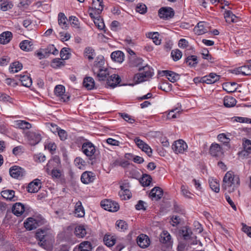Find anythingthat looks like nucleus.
Wrapping results in <instances>:
<instances>
[{"instance_id": "nucleus-1", "label": "nucleus", "mask_w": 251, "mask_h": 251, "mask_svg": "<svg viewBox=\"0 0 251 251\" xmlns=\"http://www.w3.org/2000/svg\"><path fill=\"white\" fill-rule=\"evenodd\" d=\"M104 63V61L100 59L98 62H95L93 68V72L94 75H96L97 79L99 81L105 80L109 75L108 69L103 66Z\"/></svg>"}, {"instance_id": "nucleus-2", "label": "nucleus", "mask_w": 251, "mask_h": 251, "mask_svg": "<svg viewBox=\"0 0 251 251\" xmlns=\"http://www.w3.org/2000/svg\"><path fill=\"white\" fill-rule=\"evenodd\" d=\"M234 173L232 171L227 172L224 177L222 188L229 193L233 192L235 188Z\"/></svg>"}, {"instance_id": "nucleus-3", "label": "nucleus", "mask_w": 251, "mask_h": 251, "mask_svg": "<svg viewBox=\"0 0 251 251\" xmlns=\"http://www.w3.org/2000/svg\"><path fill=\"white\" fill-rule=\"evenodd\" d=\"M138 70L139 71L144 70L145 72L144 73H138L135 75L134 79L137 83L147 80L152 75L153 72L150 70L148 66H144L143 68H139Z\"/></svg>"}, {"instance_id": "nucleus-4", "label": "nucleus", "mask_w": 251, "mask_h": 251, "mask_svg": "<svg viewBox=\"0 0 251 251\" xmlns=\"http://www.w3.org/2000/svg\"><path fill=\"white\" fill-rule=\"evenodd\" d=\"M54 94L61 102H67L70 100V95L65 93V87L62 85H56L54 88Z\"/></svg>"}, {"instance_id": "nucleus-5", "label": "nucleus", "mask_w": 251, "mask_h": 251, "mask_svg": "<svg viewBox=\"0 0 251 251\" xmlns=\"http://www.w3.org/2000/svg\"><path fill=\"white\" fill-rule=\"evenodd\" d=\"M100 204L104 209L111 212H116L119 209V205L117 202L109 200L101 201Z\"/></svg>"}, {"instance_id": "nucleus-6", "label": "nucleus", "mask_w": 251, "mask_h": 251, "mask_svg": "<svg viewBox=\"0 0 251 251\" xmlns=\"http://www.w3.org/2000/svg\"><path fill=\"white\" fill-rule=\"evenodd\" d=\"M209 152L213 157H221L224 154V149L218 143H213L210 148Z\"/></svg>"}, {"instance_id": "nucleus-7", "label": "nucleus", "mask_w": 251, "mask_h": 251, "mask_svg": "<svg viewBox=\"0 0 251 251\" xmlns=\"http://www.w3.org/2000/svg\"><path fill=\"white\" fill-rule=\"evenodd\" d=\"M186 143L182 140L175 141L172 145V149L176 153H183L187 149Z\"/></svg>"}, {"instance_id": "nucleus-8", "label": "nucleus", "mask_w": 251, "mask_h": 251, "mask_svg": "<svg viewBox=\"0 0 251 251\" xmlns=\"http://www.w3.org/2000/svg\"><path fill=\"white\" fill-rule=\"evenodd\" d=\"M243 146L244 150L238 153L239 157L244 158L251 153V141L249 139L243 140Z\"/></svg>"}, {"instance_id": "nucleus-9", "label": "nucleus", "mask_w": 251, "mask_h": 251, "mask_svg": "<svg viewBox=\"0 0 251 251\" xmlns=\"http://www.w3.org/2000/svg\"><path fill=\"white\" fill-rule=\"evenodd\" d=\"M25 171L21 167L14 166L9 169V173L11 177L14 178L21 179L25 175Z\"/></svg>"}, {"instance_id": "nucleus-10", "label": "nucleus", "mask_w": 251, "mask_h": 251, "mask_svg": "<svg viewBox=\"0 0 251 251\" xmlns=\"http://www.w3.org/2000/svg\"><path fill=\"white\" fill-rule=\"evenodd\" d=\"M26 136L29 144L32 146L37 144L41 140L40 134L34 132H27L26 133Z\"/></svg>"}, {"instance_id": "nucleus-11", "label": "nucleus", "mask_w": 251, "mask_h": 251, "mask_svg": "<svg viewBox=\"0 0 251 251\" xmlns=\"http://www.w3.org/2000/svg\"><path fill=\"white\" fill-rule=\"evenodd\" d=\"M134 142L139 149L145 152L149 156H151L152 150L148 144L141 140L139 137L135 138Z\"/></svg>"}, {"instance_id": "nucleus-12", "label": "nucleus", "mask_w": 251, "mask_h": 251, "mask_svg": "<svg viewBox=\"0 0 251 251\" xmlns=\"http://www.w3.org/2000/svg\"><path fill=\"white\" fill-rule=\"evenodd\" d=\"M129 183L125 182L120 185L121 191L119 195L123 200L129 199L131 197V194L128 190Z\"/></svg>"}, {"instance_id": "nucleus-13", "label": "nucleus", "mask_w": 251, "mask_h": 251, "mask_svg": "<svg viewBox=\"0 0 251 251\" xmlns=\"http://www.w3.org/2000/svg\"><path fill=\"white\" fill-rule=\"evenodd\" d=\"M158 15L161 19H167L172 18L174 12L171 7H162L158 11Z\"/></svg>"}, {"instance_id": "nucleus-14", "label": "nucleus", "mask_w": 251, "mask_h": 251, "mask_svg": "<svg viewBox=\"0 0 251 251\" xmlns=\"http://www.w3.org/2000/svg\"><path fill=\"white\" fill-rule=\"evenodd\" d=\"M82 150L83 153L89 157L93 155L96 151L95 146L91 142L84 143L82 147Z\"/></svg>"}, {"instance_id": "nucleus-15", "label": "nucleus", "mask_w": 251, "mask_h": 251, "mask_svg": "<svg viewBox=\"0 0 251 251\" xmlns=\"http://www.w3.org/2000/svg\"><path fill=\"white\" fill-rule=\"evenodd\" d=\"M41 187V182L39 179H35L28 184L27 188L29 193H36Z\"/></svg>"}, {"instance_id": "nucleus-16", "label": "nucleus", "mask_w": 251, "mask_h": 251, "mask_svg": "<svg viewBox=\"0 0 251 251\" xmlns=\"http://www.w3.org/2000/svg\"><path fill=\"white\" fill-rule=\"evenodd\" d=\"M89 231L87 226L79 225L75 228V234L78 238H83L87 234L89 233Z\"/></svg>"}, {"instance_id": "nucleus-17", "label": "nucleus", "mask_w": 251, "mask_h": 251, "mask_svg": "<svg viewBox=\"0 0 251 251\" xmlns=\"http://www.w3.org/2000/svg\"><path fill=\"white\" fill-rule=\"evenodd\" d=\"M137 243L141 248H146L149 246L150 240L147 235L141 234L138 236Z\"/></svg>"}, {"instance_id": "nucleus-18", "label": "nucleus", "mask_w": 251, "mask_h": 251, "mask_svg": "<svg viewBox=\"0 0 251 251\" xmlns=\"http://www.w3.org/2000/svg\"><path fill=\"white\" fill-rule=\"evenodd\" d=\"M220 79V76L215 73H210L208 75L201 78V81L202 83L212 84Z\"/></svg>"}, {"instance_id": "nucleus-19", "label": "nucleus", "mask_w": 251, "mask_h": 251, "mask_svg": "<svg viewBox=\"0 0 251 251\" xmlns=\"http://www.w3.org/2000/svg\"><path fill=\"white\" fill-rule=\"evenodd\" d=\"M120 81L121 78L118 75L114 74L107 78V84L112 88L117 86Z\"/></svg>"}, {"instance_id": "nucleus-20", "label": "nucleus", "mask_w": 251, "mask_h": 251, "mask_svg": "<svg viewBox=\"0 0 251 251\" xmlns=\"http://www.w3.org/2000/svg\"><path fill=\"white\" fill-rule=\"evenodd\" d=\"M47 235V230L38 229L36 232V238L40 242L38 243L39 245L41 246H44L45 245V241H46L45 238Z\"/></svg>"}, {"instance_id": "nucleus-21", "label": "nucleus", "mask_w": 251, "mask_h": 251, "mask_svg": "<svg viewBox=\"0 0 251 251\" xmlns=\"http://www.w3.org/2000/svg\"><path fill=\"white\" fill-rule=\"evenodd\" d=\"M163 190L159 187H154L150 193V196L152 200L158 201L160 200L163 196Z\"/></svg>"}, {"instance_id": "nucleus-22", "label": "nucleus", "mask_w": 251, "mask_h": 251, "mask_svg": "<svg viewBox=\"0 0 251 251\" xmlns=\"http://www.w3.org/2000/svg\"><path fill=\"white\" fill-rule=\"evenodd\" d=\"M182 109L181 105L178 106L175 109L170 110L167 114V119L172 120L179 118L181 113Z\"/></svg>"}, {"instance_id": "nucleus-23", "label": "nucleus", "mask_w": 251, "mask_h": 251, "mask_svg": "<svg viewBox=\"0 0 251 251\" xmlns=\"http://www.w3.org/2000/svg\"><path fill=\"white\" fill-rule=\"evenodd\" d=\"M24 226L27 230H31L36 228L38 226V224L36 220L30 217L24 222Z\"/></svg>"}, {"instance_id": "nucleus-24", "label": "nucleus", "mask_w": 251, "mask_h": 251, "mask_svg": "<svg viewBox=\"0 0 251 251\" xmlns=\"http://www.w3.org/2000/svg\"><path fill=\"white\" fill-rule=\"evenodd\" d=\"M95 179V176L91 172H84L81 176V180L84 184H88Z\"/></svg>"}, {"instance_id": "nucleus-25", "label": "nucleus", "mask_w": 251, "mask_h": 251, "mask_svg": "<svg viewBox=\"0 0 251 251\" xmlns=\"http://www.w3.org/2000/svg\"><path fill=\"white\" fill-rule=\"evenodd\" d=\"M241 74L243 75H251V64L245 65L236 68V75Z\"/></svg>"}, {"instance_id": "nucleus-26", "label": "nucleus", "mask_w": 251, "mask_h": 251, "mask_svg": "<svg viewBox=\"0 0 251 251\" xmlns=\"http://www.w3.org/2000/svg\"><path fill=\"white\" fill-rule=\"evenodd\" d=\"M102 3V0H93L92 7L90 8V10L95 9V11L97 12V14H100L103 9Z\"/></svg>"}, {"instance_id": "nucleus-27", "label": "nucleus", "mask_w": 251, "mask_h": 251, "mask_svg": "<svg viewBox=\"0 0 251 251\" xmlns=\"http://www.w3.org/2000/svg\"><path fill=\"white\" fill-rule=\"evenodd\" d=\"M67 18L63 13H59L58 15V23L62 29H67L68 24H67Z\"/></svg>"}, {"instance_id": "nucleus-28", "label": "nucleus", "mask_w": 251, "mask_h": 251, "mask_svg": "<svg viewBox=\"0 0 251 251\" xmlns=\"http://www.w3.org/2000/svg\"><path fill=\"white\" fill-rule=\"evenodd\" d=\"M160 241L161 243L165 244L168 246H171L172 243L171 236L167 231H163L161 233Z\"/></svg>"}, {"instance_id": "nucleus-29", "label": "nucleus", "mask_w": 251, "mask_h": 251, "mask_svg": "<svg viewBox=\"0 0 251 251\" xmlns=\"http://www.w3.org/2000/svg\"><path fill=\"white\" fill-rule=\"evenodd\" d=\"M163 73L168 79L172 82H176L180 78L179 75L174 72L166 70L163 71Z\"/></svg>"}, {"instance_id": "nucleus-30", "label": "nucleus", "mask_w": 251, "mask_h": 251, "mask_svg": "<svg viewBox=\"0 0 251 251\" xmlns=\"http://www.w3.org/2000/svg\"><path fill=\"white\" fill-rule=\"evenodd\" d=\"M75 214L77 217H83L85 215V211L80 201H78L75 206Z\"/></svg>"}, {"instance_id": "nucleus-31", "label": "nucleus", "mask_w": 251, "mask_h": 251, "mask_svg": "<svg viewBox=\"0 0 251 251\" xmlns=\"http://www.w3.org/2000/svg\"><path fill=\"white\" fill-rule=\"evenodd\" d=\"M217 139L219 141L222 143L224 146L226 147L227 149L230 148L229 143L231 139L228 134L221 133L217 136Z\"/></svg>"}, {"instance_id": "nucleus-32", "label": "nucleus", "mask_w": 251, "mask_h": 251, "mask_svg": "<svg viewBox=\"0 0 251 251\" xmlns=\"http://www.w3.org/2000/svg\"><path fill=\"white\" fill-rule=\"evenodd\" d=\"M12 212L17 216L21 215L25 211L24 205L21 203H16L12 207Z\"/></svg>"}, {"instance_id": "nucleus-33", "label": "nucleus", "mask_w": 251, "mask_h": 251, "mask_svg": "<svg viewBox=\"0 0 251 251\" xmlns=\"http://www.w3.org/2000/svg\"><path fill=\"white\" fill-rule=\"evenodd\" d=\"M14 126L22 129H29L31 128V125L25 121L17 120L14 122Z\"/></svg>"}, {"instance_id": "nucleus-34", "label": "nucleus", "mask_w": 251, "mask_h": 251, "mask_svg": "<svg viewBox=\"0 0 251 251\" xmlns=\"http://www.w3.org/2000/svg\"><path fill=\"white\" fill-rule=\"evenodd\" d=\"M33 44L31 41L25 40L21 42L19 46L23 50L29 51L33 50Z\"/></svg>"}, {"instance_id": "nucleus-35", "label": "nucleus", "mask_w": 251, "mask_h": 251, "mask_svg": "<svg viewBox=\"0 0 251 251\" xmlns=\"http://www.w3.org/2000/svg\"><path fill=\"white\" fill-rule=\"evenodd\" d=\"M12 34L9 31L4 32L0 35V43L6 44L11 40Z\"/></svg>"}, {"instance_id": "nucleus-36", "label": "nucleus", "mask_w": 251, "mask_h": 251, "mask_svg": "<svg viewBox=\"0 0 251 251\" xmlns=\"http://www.w3.org/2000/svg\"><path fill=\"white\" fill-rule=\"evenodd\" d=\"M111 59L115 62L122 63L124 58V54L120 50L113 52L111 54Z\"/></svg>"}, {"instance_id": "nucleus-37", "label": "nucleus", "mask_w": 251, "mask_h": 251, "mask_svg": "<svg viewBox=\"0 0 251 251\" xmlns=\"http://www.w3.org/2000/svg\"><path fill=\"white\" fill-rule=\"evenodd\" d=\"M83 86L88 90H91L94 87L95 81L91 77H86L83 80Z\"/></svg>"}, {"instance_id": "nucleus-38", "label": "nucleus", "mask_w": 251, "mask_h": 251, "mask_svg": "<svg viewBox=\"0 0 251 251\" xmlns=\"http://www.w3.org/2000/svg\"><path fill=\"white\" fill-rule=\"evenodd\" d=\"M194 32L198 35H201L207 31L204 24L203 22H199L194 29Z\"/></svg>"}, {"instance_id": "nucleus-39", "label": "nucleus", "mask_w": 251, "mask_h": 251, "mask_svg": "<svg viewBox=\"0 0 251 251\" xmlns=\"http://www.w3.org/2000/svg\"><path fill=\"white\" fill-rule=\"evenodd\" d=\"M235 15L230 10L226 9L224 13V18L228 24H231L234 22Z\"/></svg>"}, {"instance_id": "nucleus-40", "label": "nucleus", "mask_w": 251, "mask_h": 251, "mask_svg": "<svg viewBox=\"0 0 251 251\" xmlns=\"http://www.w3.org/2000/svg\"><path fill=\"white\" fill-rule=\"evenodd\" d=\"M209 186L211 189L216 193L220 191V184L216 179L210 178L209 179Z\"/></svg>"}, {"instance_id": "nucleus-41", "label": "nucleus", "mask_w": 251, "mask_h": 251, "mask_svg": "<svg viewBox=\"0 0 251 251\" xmlns=\"http://www.w3.org/2000/svg\"><path fill=\"white\" fill-rule=\"evenodd\" d=\"M50 126H51L52 127L55 128L57 131L58 135L61 140L64 141L67 139L68 135L65 130L58 128L55 124H51Z\"/></svg>"}, {"instance_id": "nucleus-42", "label": "nucleus", "mask_w": 251, "mask_h": 251, "mask_svg": "<svg viewBox=\"0 0 251 251\" xmlns=\"http://www.w3.org/2000/svg\"><path fill=\"white\" fill-rule=\"evenodd\" d=\"M224 104L226 107H234L235 105V99L233 97L226 96L224 99Z\"/></svg>"}, {"instance_id": "nucleus-43", "label": "nucleus", "mask_w": 251, "mask_h": 251, "mask_svg": "<svg viewBox=\"0 0 251 251\" xmlns=\"http://www.w3.org/2000/svg\"><path fill=\"white\" fill-rule=\"evenodd\" d=\"M235 82H226L223 84V89L228 93H232L235 91Z\"/></svg>"}, {"instance_id": "nucleus-44", "label": "nucleus", "mask_w": 251, "mask_h": 251, "mask_svg": "<svg viewBox=\"0 0 251 251\" xmlns=\"http://www.w3.org/2000/svg\"><path fill=\"white\" fill-rule=\"evenodd\" d=\"M84 55L89 60H92L95 56V50L91 47H87L84 50Z\"/></svg>"}, {"instance_id": "nucleus-45", "label": "nucleus", "mask_w": 251, "mask_h": 251, "mask_svg": "<svg viewBox=\"0 0 251 251\" xmlns=\"http://www.w3.org/2000/svg\"><path fill=\"white\" fill-rule=\"evenodd\" d=\"M185 62L190 67H194L198 63L197 57L195 55L189 56L186 58Z\"/></svg>"}, {"instance_id": "nucleus-46", "label": "nucleus", "mask_w": 251, "mask_h": 251, "mask_svg": "<svg viewBox=\"0 0 251 251\" xmlns=\"http://www.w3.org/2000/svg\"><path fill=\"white\" fill-rule=\"evenodd\" d=\"M20 80L22 85L26 87H29L32 84V79L27 75L21 76Z\"/></svg>"}, {"instance_id": "nucleus-47", "label": "nucleus", "mask_w": 251, "mask_h": 251, "mask_svg": "<svg viewBox=\"0 0 251 251\" xmlns=\"http://www.w3.org/2000/svg\"><path fill=\"white\" fill-rule=\"evenodd\" d=\"M79 249L80 251H91V244L89 241H84L80 244Z\"/></svg>"}, {"instance_id": "nucleus-48", "label": "nucleus", "mask_w": 251, "mask_h": 251, "mask_svg": "<svg viewBox=\"0 0 251 251\" xmlns=\"http://www.w3.org/2000/svg\"><path fill=\"white\" fill-rule=\"evenodd\" d=\"M23 67V65L19 62H15L13 63L10 67L9 70L12 73H17L20 71Z\"/></svg>"}, {"instance_id": "nucleus-49", "label": "nucleus", "mask_w": 251, "mask_h": 251, "mask_svg": "<svg viewBox=\"0 0 251 251\" xmlns=\"http://www.w3.org/2000/svg\"><path fill=\"white\" fill-rule=\"evenodd\" d=\"M44 50L47 57H48L50 54L56 55L57 54L58 52V50L55 48V47L53 45H49L47 48L44 49Z\"/></svg>"}, {"instance_id": "nucleus-50", "label": "nucleus", "mask_w": 251, "mask_h": 251, "mask_svg": "<svg viewBox=\"0 0 251 251\" xmlns=\"http://www.w3.org/2000/svg\"><path fill=\"white\" fill-rule=\"evenodd\" d=\"M1 194L3 198L11 200L14 196L15 192L13 190H6L2 191Z\"/></svg>"}, {"instance_id": "nucleus-51", "label": "nucleus", "mask_w": 251, "mask_h": 251, "mask_svg": "<svg viewBox=\"0 0 251 251\" xmlns=\"http://www.w3.org/2000/svg\"><path fill=\"white\" fill-rule=\"evenodd\" d=\"M103 241L105 243V244L108 247L113 246L116 242V240L115 238L111 237L110 235H105L103 238Z\"/></svg>"}, {"instance_id": "nucleus-52", "label": "nucleus", "mask_w": 251, "mask_h": 251, "mask_svg": "<svg viewBox=\"0 0 251 251\" xmlns=\"http://www.w3.org/2000/svg\"><path fill=\"white\" fill-rule=\"evenodd\" d=\"M151 180L152 178L150 175L144 174L141 178V183L144 186H148L150 184Z\"/></svg>"}, {"instance_id": "nucleus-53", "label": "nucleus", "mask_w": 251, "mask_h": 251, "mask_svg": "<svg viewBox=\"0 0 251 251\" xmlns=\"http://www.w3.org/2000/svg\"><path fill=\"white\" fill-rule=\"evenodd\" d=\"M70 49L69 48H64L60 51V56L63 60L68 59L70 58L71 53H70Z\"/></svg>"}, {"instance_id": "nucleus-54", "label": "nucleus", "mask_w": 251, "mask_h": 251, "mask_svg": "<svg viewBox=\"0 0 251 251\" xmlns=\"http://www.w3.org/2000/svg\"><path fill=\"white\" fill-rule=\"evenodd\" d=\"M182 55V53L180 50L178 49L173 50L171 52V56L173 60L175 61L179 60Z\"/></svg>"}, {"instance_id": "nucleus-55", "label": "nucleus", "mask_w": 251, "mask_h": 251, "mask_svg": "<svg viewBox=\"0 0 251 251\" xmlns=\"http://www.w3.org/2000/svg\"><path fill=\"white\" fill-rule=\"evenodd\" d=\"M181 193L185 198L188 199H192V194L188 190V187L186 186L182 185L181 187Z\"/></svg>"}, {"instance_id": "nucleus-56", "label": "nucleus", "mask_w": 251, "mask_h": 251, "mask_svg": "<svg viewBox=\"0 0 251 251\" xmlns=\"http://www.w3.org/2000/svg\"><path fill=\"white\" fill-rule=\"evenodd\" d=\"M180 233L185 240H187L190 238L192 232L190 229L185 227L181 230Z\"/></svg>"}, {"instance_id": "nucleus-57", "label": "nucleus", "mask_w": 251, "mask_h": 251, "mask_svg": "<svg viewBox=\"0 0 251 251\" xmlns=\"http://www.w3.org/2000/svg\"><path fill=\"white\" fill-rule=\"evenodd\" d=\"M147 8L145 4L139 3H138L136 7V12L141 14H144L147 12Z\"/></svg>"}, {"instance_id": "nucleus-58", "label": "nucleus", "mask_w": 251, "mask_h": 251, "mask_svg": "<svg viewBox=\"0 0 251 251\" xmlns=\"http://www.w3.org/2000/svg\"><path fill=\"white\" fill-rule=\"evenodd\" d=\"M143 60L140 58L133 57L130 59V64L133 67H139L142 65Z\"/></svg>"}, {"instance_id": "nucleus-59", "label": "nucleus", "mask_w": 251, "mask_h": 251, "mask_svg": "<svg viewBox=\"0 0 251 251\" xmlns=\"http://www.w3.org/2000/svg\"><path fill=\"white\" fill-rule=\"evenodd\" d=\"M64 65V63L59 58L54 59L51 64V67L55 69L61 67Z\"/></svg>"}, {"instance_id": "nucleus-60", "label": "nucleus", "mask_w": 251, "mask_h": 251, "mask_svg": "<svg viewBox=\"0 0 251 251\" xmlns=\"http://www.w3.org/2000/svg\"><path fill=\"white\" fill-rule=\"evenodd\" d=\"M149 35L153 40L155 45H158L160 44L161 40L158 39L159 34L158 32L150 33L149 34Z\"/></svg>"}, {"instance_id": "nucleus-61", "label": "nucleus", "mask_w": 251, "mask_h": 251, "mask_svg": "<svg viewBox=\"0 0 251 251\" xmlns=\"http://www.w3.org/2000/svg\"><path fill=\"white\" fill-rule=\"evenodd\" d=\"M75 166L80 169H83L85 165V162L80 157H76L75 160Z\"/></svg>"}, {"instance_id": "nucleus-62", "label": "nucleus", "mask_w": 251, "mask_h": 251, "mask_svg": "<svg viewBox=\"0 0 251 251\" xmlns=\"http://www.w3.org/2000/svg\"><path fill=\"white\" fill-rule=\"evenodd\" d=\"M116 226L119 229L122 230H125L127 228V224L123 220H119L116 222Z\"/></svg>"}, {"instance_id": "nucleus-63", "label": "nucleus", "mask_w": 251, "mask_h": 251, "mask_svg": "<svg viewBox=\"0 0 251 251\" xmlns=\"http://www.w3.org/2000/svg\"><path fill=\"white\" fill-rule=\"evenodd\" d=\"M12 4L8 1H4L0 5V9L3 11H6L12 8Z\"/></svg>"}, {"instance_id": "nucleus-64", "label": "nucleus", "mask_w": 251, "mask_h": 251, "mask_svg": "<svg viewBox=\"0 0 251 251\" xmlns=\"http://www.w3.org/2000/svg\"><path fill=\"white\" fill-rule=\"evenodd\" d=\"M242 230L243 232L247 233L248 236L251 237V226H248L242 223Z\"/></svg>"}]
</instances>
